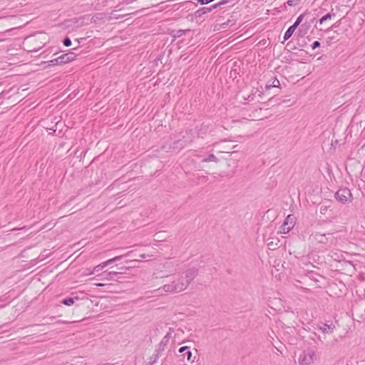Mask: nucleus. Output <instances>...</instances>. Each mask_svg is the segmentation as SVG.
I'll use <instances>...</instances> for the list:
<instances>
[{
	"mask_svg": "<svg viewBox=\"0 0 365 365\" xmlns=\"http://www.w3.org/2000/svg\"><path fill=\"white\" fill-rule=\"evenodd\" d=\"M335 14H331V13H328L326 15H324V16H322L320 19H319V24H323L324 22H325L326 21L329 20V19H331L332 18V16H334Z\"/></svg>",
	"mask_w": 365,
	"mask_h": 365,
	"instance_id": "nucleus-14",
	"label": "nucleus"
},
{
	"mask_svg": "<svg viewBox=\"0 0 365 365\" xmlns=\"http://www.w3.org/2000/svg\"><path fill=\"white\" fill-rule=\"evenodd\" d=\"M294 224L295 217L293 215H289L280 227V232L283 234L288 233L294 227Z\"/></svg>",
	"mask_w": 365,
	"mask_h": 365,
	"instance_id": "nucleus-5",
	"label": "nucleus"
},
{
	"mask_svg": "<svg viewBox=\"0 0 365 365\" xmlns=\"http://www.w3.org/2000/svg\"><path fill=\"white\" fill-rule=\"evenodd\" d=\"M119 274V272H109L106 274V276L103 277V279L106 280H111L113 277V276H116Z\"/></svg>",
	"mask_w": 365,
	"mask_h": 365,
	"instance_id": "nucleus-17",
	"label": "nucleus"
},
{
	"mask_svg": "<svg viewBox=\"0 0 365 365\" xmlns=\"http://www.w3.org/2000/svg\"><path fill=\"white\" fill-rule=\"evenodd\" d=\"M48 66H56L58 64H62L61 60H59V56L58 58H56L54 59H52L47 62Z\"/></svg>",
	"mask_w": 365,
	"mask_h": 365,
	"instance_id": "nucleus-16",
	"label": "nucleus"
},
{
	"mask_svg": "<svg viewBox=\"0 0 365 365\" xmlns=\"http://www.w3.org/2000/svg\"><path fill=\"white\" fill-rule=\"evenodd\" d=\"M318 360L317 351L313 349L304 350L298 357L299 365H312Z\"/></svg>",
	"mask_w": 365,
	"mask_h": 365,
	"instance_id": "nucleus-3",
	"label": "nucleus"
},
{
	"mask_svg": "<svg viewBox=\"0 0 365 365\" xmlns=\"http://www.w3.org/2000/svg\"><path fill=\"white\" fill-rule=\"evenodd\" d=\"M104 284H102V283H98V284H96V286L98 287H103Z\"/></svg>",
	"mask_w": 365,
	"mask_h": 365,
	"instance_id": "nucleus-29",
	"label": "nucleus"
},
{
	"mask_svg": "<svg viewBox=\"0 0 365 365\" xmlns=\"http://www.w3.org/2000/svg\"><path fill=\"white\" fill-rule=\"evenodd\" d=\"M310 239L313 241L317 242L322 244H326L328 242V237L326 234H322L320 232L312 233L310 236Z\"/></svg>",
	"mask_w": 365,
	"mask_h": 365,
	"instance_id": "nucleus-7",
	"label": "nucleus"
},
{
	"mask_svg": "<svg viewBox=\"0 0 365 365\" xmlns=\"http://www.w3.org/2000/svg\"><path fill=\"white\" fill-rule=\"evenodd\" d=\"M361 365H365V364H361Z\"/></svg>",
	"mask_w": 365,
	"mask_h": 365,
	"instance_id": "nucleus-32",
	"label": "nucleus"
},
{
	"mask_svg": "<svg viewBox=\"0 0 365 365\" xmlns=\"http://www.w3.org/2000/svg\"><path fill=\"white\" fill-rule=\"evenodd\" d=\"M162 233L159 232V233H156L155 235V241H158V242H161V241H163L164 239L162 237Z\"/></svg>",
	"mask_w": 365,
	"mask_h": 365,
	"instance_id": "nucleus-22",
	"label": "nucleus"
},
{
	"mask_svg": "<svg viewBox=\"0 0 365 365\" xmlns=\"http://www.w3.org/2000/svg\"><path fill=\"white\" fill-rule=\"evenodd\" d=\"M304 15H305L304 14H302L299 15L298 16V18L297 19L296 21L294 22V24H293V26H296V28H297V26L303 21V19L304 18Z\"/></svg>",
	"mask_w": 365,
	"mask_h": 365,
	"instance_id": "nucleus-18",
	"label": "nucleus"
},
{
	"mask_svg": "<svg viewBox=\"0 0 365 365\" xmlns=\"http://www.w3.org/2000/svg\"><path fill=\"white\" fill-rule=\"evenodd\" d=\"M318 327L322 333L327 334H332L336 329L335 325L332 322H331L329 324L320 323L318 324Z\"/></svg>",
	"mask_w": 365,
	"mask_h": 365,
	"instance_id": "nucleus-6",
	"label": "nucleus"
},
{
	"mask_svg": "<svg viewBox=\"0 0 365 365\" xmlns=\"http://www.w3.org/2000/svg\"><path fill=\"white\" fill-rule=\"evenodd\" d=\"M279 241L278 240H271L269 241V239L267 240V247L269 250H274L277 247H279Z\"/></svg>",
	"mask_w": 365,
	"mask_h": 365,
	"instance_id": "nucleus-10",
	"label": "nucleus"
},
{
	"mask_svg": "<svg viewBox=\"0 0 365 365\" xmlns=\"http://www.w3.org/2000/svg\"><path fill=\"white\" fill-rule=\"evenodd\" d=\"M221 6H222V5L220 4V2H219L217 4L212 5L210 7H208V8L210 9V11H211L213 9H217V7H220Z\"/></svg>",
	"mask_w": 365,
	"mask_h": 365,
	"instance_id": "nucleus-24",
	"label": "nucleus"
},
{
	"mask_svg": "<svg viewBox=\"0 0 365 365\" xmlns=\"http://www.w3.org/2000/svg\"><path fill=\"white\" fill-rule=\"evenodd\" d=\"M76 56L77 54L75 52L71 51L60 56L59 60H61L62 63H67L75 60Z\"/></svg>",
	"mask_w": 365,
	"mask_h": 365,
	"instance_id": "nucleus-8",
	"label": "nucleus"
},
{
	"mask_svg": "<svg viewBox=\"0 0 365 365\" xmlns=\"http://www.w3.org/2000/svg\"><path fill=\"white\" fill-rule=\"evenodd\" d=\"M63 43L65 46H70L71 45V41L68 37L65 38Z\"/></svg>",
	"mask_w": 365,
	"mask_h": 365,
	"instance_id": "nucleus-23",
	"label": "nucleus"
},
{
	"mask_svg": "<svg viewBox=\"0 0 365 365\" xmlns=\"http://www.w3.org/2000/svg\"><path fill=\"white\" fill-rule=\"evenodd\" d=\"M102 269H103V267H101V265L98 264V265L96 266L92 271L88 272L86 274H92L95 273L96 272H99Z\"/></svg>",
	"mask_w": 365,
	"mask_h": 365,
	"instance_id": "nucleus-20",
	"label": "nucleus"
},
{
	"mask_svg": "<svg viewBox=\"0 0 365 365\" xmlns=\"http://www.w3.org/2000/svg\"><path fill=\"white\" fill-rule=\"evenodd\" d=\"M202 162L208 163V162H218V159L214 154H210L207 158L202 160Z\"/></svg>",
	"mask_w": 365,
	"mask_h": 365,
	"instance_id": "nucleus-15",
	"label": "nucleus"
},
{
	"mask_svg": "<svg viewBox=\"0 0 365 365\" xmlns=\"http://www.w3.org/2000/svg\"><path fill=\"white\" fill-rule=\"evenodd\" d=\"M198 270L195 267L188 268L181 274L175 275L171 278V281L165 284L163 287L157 289L158 292L161 291L167 293H180L185 290L195 277L197 275Z\"/></svg>",
	"mask_w": 365,
	"mask_h": 365,
	"instance_id": "nucleus-1",
	"label": "nucleus"
},
{
	"mask_svg": "<svg viewBox=\"0 0 365 365\" xmlns=\"http://www.w3.org/2000/svg\"><path fill=\"white\" fill-rule=\"evenodd\" d=\"M320 46V43L317 41H314L312 46V49H316Z\"/></svg>",
	"mask_w": 365,
	"mask_h": 365,
	"instance_id": "nucleus-25",
	"label": "nucleus"
},
{
	"mask_svg": "<svg viewBox=\"0 0 365 365\" xmlns=\"http://www.w3.org/2000/svg\"><path fill=\"white\" fill-rule=\"evenodd\" d=\"M208 12H210V9L208 7H202L195 12V17L200 18Z\"/></svg>",
	"mask_w": 365,
	"mask_h": 365,
	"instance_id": "nucleus-11",
	"label": "nucleus"
},
{
	"mask_svg": "<svg viewBox=\"0 0 365 365\" xmlns=\"http://www.w3.org/2000/svg\"><path fill=\"white\" fill-rule=\"evenodd\" d=\"M179 352L181 353L182 354V356H184V357H186L187 361H192V354L191 351L190 350L189 347H187V346L181 347L179 349Z\"/></svg>",
	"mask_w": 365,
	"mask_h": 365,
	"instance_id": "nucleus-9",
	"label": "nucleus"
},
{
	"mask_svg": "<svg viewBox=\"0 0 365 365\" xmlns=\"http://www.w3.org/2000/svg\"><path fill=\"white\" fill-rule=\"evenodd\" d=\"M335 198L337 201L344 204L351 201L352 195L348 188H341L335 193Z\"/></svg>",
	"mask_w": 365,
	"mask_h": 365,
	"instance_id": "nucleus-4",
	"label": "nucleus"
},
{
	"mask_svg": "<svg viewBox=\"0 0 365 365\" xmlns=\"http://www.w3.org/2000/svg\"><path fill=\"white\" fill-rule=\"evenodd\" d=\"M279 85V82L278 80L275 79L273 82V86L274 87H277Z\"/></svg>",
	"mask_w": 365,
	"mask_h": 365,
	"instance_id": "nucleus-27",
	"label": "nucleus"
},
{
	"mask_svg": "<svg viewBox=\"0 0 365 365\" xmlns=\"http://www.w3.org/2000/svg\"><path fill=\"white\" fill-rule=\"evenodd\" d=\"M235 0H222V1H220V4H222L223 6L227 4H231V6H233L235 4Z\"/></svg>",
	"mask_w": 365,
	"mask_h": 365,
	"instance_id": "nucleus-21",
	"label": "nucleus"
},
{
	"mask_svg": "<svg viewBox=\"0 0 365 365\" xmlns=\"http://www.w3.org/2000/svg\"><path fill=\"white\" fill-rule=\"evenodd\" d=\"M286 4L289 6H295L297 3L295 2L294 0H289L287 1Z\"/></svg>",
	"mask_w": 365,
	"mask_h": 365,
	"instance_id": "nucleus-26",
	"label": "nucleus"
},
{
	"mask_svg": "<svg viewBox=\"0 0 365 365\" xmlns=\"http://www.w3.org/2000/svg\"><path fill=\"white\" fill-rule=\"evenodd\" d=\"M3 40H4V38L0 37V42L2 41Z\"/></svg>",
	"mask_w": 365,
	"mask_h": 365,
	"instance_id": "nucleus-31",
	"label": "nucleus"
},
{
	"mask_svg": "<svg viewBox=\"0 0 365 365\" xmlns=\"http://www.w3.org/2000/svg\"><path fill=\"white\" fill-rule=\"evenodd\" d=\"M48 37L43 33L36 34L25 38L23 45L28 52H36L47 43Z\"/></svg>",
	"mask_w": 365,
	"mask_h": 365,
	"instance_id": "nucleus-2",
	"label": "nucleus"
},
{
	"mask_svg": "<svg viewBox=\"0 0 365 365\" xmlns=\"http://www.w3.org/2000/svg\"><path fill=\"white\" fill-rule=\"evenodd\" d=\"M122 257H123V255H119V256H116V257H113L112 259H110L107 260L108 265H110L112 263L120 260Z\"/></svg>",
	"mask_w": 365,
	"mask_h": 365,
	"instance_id": "nucleus-19",
	"label": "nucleus"
},
{
	"mask_svg": "<svg viewBox=\"0 0 365 365\" xmlns=\"http://www.w3.org/2000/svg\"><path fill=\"white\" fill-rule=\"evenodd\" d=\"M99 264L101 265V267L104 268V267H106V266H108V262H107V261H106V262H102V263H101V264Z\"/></svg>",
	"mask_w": 365,
	"mask_h": 365,
	"instance_id": "nucleus-28",
	"label": "nucleus"
},
{
	"mask_svg": "<svg viewBox=\"0 0 365 365\" xmlns=\"http://www.w3.org/2000/svg\"><path fill=\"white\" fill-rule=\"evenodd\" d=\"M140 257H141V258H145V254L141 255H140Z\"/></svg>",
	"mask_w": 365,
	"mask_h": 365,
	"instance_id": "nucleus-30",
	"label": "nucleus"
},
{
	"mask_svg": "<svg viewBox=\"0 0 365 365\" xmlns=\"http://www.w3.org/2000/svg\"><path fill=\"white\" fill-rule=\"evenodd\" d=\"M78 297H69L63 299L61 302L66 306H71L74 304L75 300H78Z\"/></svg>",
	"mask_w": 365,
	"mask_h": 365,
	"instance_id": "nucleus-13",
	"label": "nucleus"
},
{
	"mask_svg": "<svg viewBox=\"0 0 365 365\" xmlns=\"http://www.w3.org/2000/svg\"><path fill=\"white\" fill-rule=\"evenodd\" d=\"M296 29H297L296 26H293V25L291 26L290 27H289L284 35V41L288 40L292 36V35L293 34V33Z\"/></svg>",
	"mask_w": 365,
	"mask_h": 365,
	"instance_id": "nucleus-12",
	"label": "nucleus"
}]
</instances>
